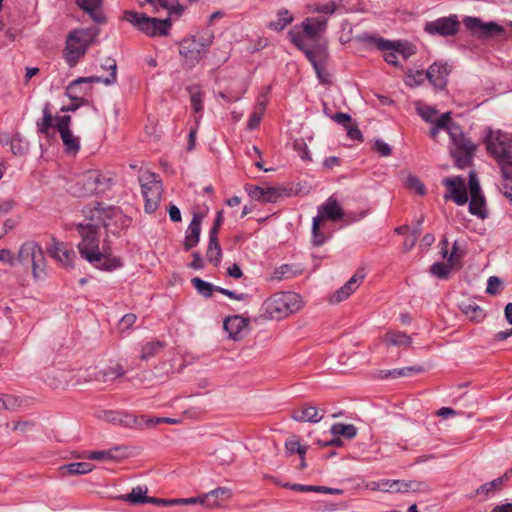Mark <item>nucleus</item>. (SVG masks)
Returning <instances> with one entry per match:
<instances>
[{"instance_id": "obj_1", "label": "nucleus", "mask_w": 512, "mask_h": 512, "mask_svg": "<svg viewBox=\"0 0 512 512\" xmlns=\"http://www.w3.org/2000/svg\"><path fill=\"white\" fill-rule=\"evenodd\" d=\"M83 214L89 222L76 225L81 237L77 246L81 257L101 270L111 271L120 267V260L111 257L109 248L103 247L102 250L99 248L100 225L109 227L112 220H115V222L122 221L123 215L120 209L113 206L103 207L101 203L95 202L93 205L86 206L83 209Z\"/></svg>"}, {"instance_id": "obj_2", "label": "nucleus", "mask_w": 512, "mask_h": 512, "mask_svg": "<svg viewBox=\"0 0 512 512\" xmlns=\"http://www.w3.org/2000/svg\"><path fill=\"white\" fill-rule=\"evenodd\" d=\"M98 34L99 29L97 27L78 28L68 34L63 56L69 67L77 65L79 60L86 54L89 46L95 41Z\"/></svg>"}, {"instance_id": "obj_3", "label": "nucleus", "mask_w": 512, "mask_h": 512, "mask_svg": "<svg viewBox=\"0 0 512 512\" xmlns=\"http://www.w3.org/2000/svg\"><path fill=\"white\" fill-rule=\"evenodd\" d=\"M302 301L295 292H282L269 297L261 307V316L269 320H280L299 311Z\"/></svg>"}, {"instance_id": "obj_4", "label": "nucleus", "mask_w": 512, "mask_h": 512, "mask_svg": "<svg viewBox=\"0 0 512 512\" xmlns=\"http://www.w3.org/2000/svg\"><path fill=\"white\" fill-rule=\"evenodd\" d=\"M111 185V177L103 174L100 170L93 169L78 176L68 190L75 197H89L106 192L111 188Z\"/></svg>"}, {"instance_id": "obj_5", "label": "nucleus", "mask_w": 512, "mask_h": 512, "mask_svg": "<svg viewBox=\"0 0 512 512\" xmlns=\"http://www.w3.org/2000/svg\"><path fill=\"white\" fill-rule=\"evenodd\" d=\"M313 12L322 13L324 15L318 16V17H311L307 18L302 23L303 31L297 32V31H290V39L293 42V36L298 35L303 38V41L305 43V47L312 48L310 45L311 41L316 40L321 33L324 32L326 25H327V17L326 15L332 14L334 11H336L335 4L333 2H328L325 4H317L314 6ZM314 46L313 48H315Z\"/></svg>"}, {"instance_id": "obj_6", "label": "nucleus", "mask_w": 512, "mask_h": 512, "mask_svg": "<svg viewBox=\"0 0 512 512\" xmlns=\"http://www.w3.org/2000/svg\"><path fill=\"white\" fill-rule=\"evenodd\" d=\"M449 136L453 143L450 155L454 159L455 166L459 169L470 167L473 163L477 145L465 136L461 127L456 123L449 128Z\"/></svg>"}, {"instance_id": "obj_7", "label": "nucleus", "mask_w": 512, "mask_h": 512, "mask_svg": "<svg viewBox=\"0 0 512 512\" xmlns=\"http://www.w3.org/2000/svg\"><path fill=\"white\" fill-rule=\"evenodd\" d=\"M488 152L494 157L500 170L509 169L512 172V137L500 130H489L485 138Z\"/></svg>"}, {"instance_id": "obj_8", "label": "nucleus", "mask_w": 512, "mask_h": 512, "mask_svg": "<svg viewBox=\"0 0 512 512\" xmlns=\"http://www.w3.org/2000/svg\"><path fill=\"white\" fill-rule=\"evenodd\" d=\"M17 264L31 268L35 279L46 276V259L41 246L35 241L24 242L17 253Z\"/></svg>"}, {"instance_id": "obj_9", "label": "nucleus", "mask_w": 512, "mask_h": 512, "mask_svg": "<svg viewBox=\"0 0 512 512\" xmlns=\"http://www.w3.org/2000/svg\"><path fill=\"white\" fill-rule=\"evenodd\" d=\"M124 19L149 37L167 36L171 28V18L158 19L132 10L124 12Z\"/></svg>"}, {"instance_id": "obj_10", "label": "nucleus", "mask_w": 512, "mask_h": 512, "mask_svg": "<svg viewBox=\"0 0 512 512\" xmlns=\"http://www.w3.org/2000/svg\"><path fill=\"white\" fill-rule=\"evenodd\" d=\"M142 195L145 199V211L153 213L160 202L163 191L162 182L158 176L152 172H144L140 177Z\"/></svg>"}, {"instance_id": "obj_11", "label": "nucleus", "mask_w": 512, "mask_h": 512, "mask_svg": "<svg viewBox=\"0 0 512 512\" xmlns=\"http://www.w3.org/2000/svg\"><path fill=\"white\" fill-rule=\"evenodd\" d=\"M293 43L305 53L306 57L311 62L319 81L323 84L329 83V75L325 72L323 66V62L326 58L325 48L321 45H316L315 48L305 47L303 38L298 35L293 36Z\"/></svg>"}, {"instance_id": "obj_12", "label": "nucleus", "mask_w": 512, "mask_h": 512, "mask_svg": "<svg viewBox=\"0 0 512 512\" xmlns=\"http://www.w3.org/2000/svg\"><path fill=\"white\" fill-rule=\"evenodd\" d=\"M463 23L467 30L473 35L482 40L501 37L505 34L503 26L496 22H483L478 17L466 16Z\"/></svg>"}, {"instance_id": "obj_13", "label": "nucleus", "mask_w": 512, "mask_h": 512, "mask_svg": "<svg viewBox=\"0 0 512 512\" xmlns=\"http://www.w3.org/2000/svg\"><path fill=\"white\" fill-rule=\"evenodd\" d=\"M356 40L368 46H375L377 49L392 48L397 54L401 55L404 60L415 54V46L408 41H390L381 37H374L368 34L358 35Z\"/></svg>"}, {"instance_id": "obj_14", "label": "nucleus", "mask_w": 512, "mask_h": 512, "mask_svg": "<svg viewBox=\"0 0 512 512\" xmlns=\"http://www.w3.org/2000/svg\"><path fill=\"white\" fill-rule=\"evenodd\" d=\"M460 30V21L457 15L440 17L426 22L424 31L431 36L449 37L456 35Z\"/></svg>"}, {"instance_id": "obj_15", "label": "nucleus", "mask_w": 512, "mask_h": 512, "mask_svg": "<svg viewBox=\"0 0 512 512\" xmlns=\"http://www.w3.org/2000/svg\"><path fill=\"white\" fill-rule=\"evenodd\" d=\"M442 183L447 188V192L444 194L445 200H453L459 206L467 203L466 181L462 176L447 177Z\"/></svg>"}, {"instance_id": "obj_16", "label": "nucleus", "mask_w": 512, "mask_h": 512, "mask_svg": "<svg viewBox=\"0 0 512 512\" xmlns=\"http://www.w3.org/2000/svg\"><path fill=\"white\" fill-rule=\"evenodd\" d=\"M100 418L106 422L113 424H120L129 428L143 429L144 428V416H135L132 414L120 412V411H103Z\"/></svg>"}, {"instance_id": "obj_17", "label": "nucleus", "mask_w": 512, "mask_h": 512, "mask_svg": "<svg viewBox=\"0 0 512 512\" xmlns=\"http://www.w3.org/2000/svg\"><path fill=\"white\" fill-rule=\"evenodd\" d=\"M344 216V211L337 200L330 196L322 205L318 207V214L314 218H318L319 222L325 224L326 221L337 222Z\"/></svg>"}, {"instance_id": "obj_18", "label": "nucleus", "mask_w": 512, "mask_h": 512, "mask_svg": "<svg viewBox=\"0 0 512 512\" xmlns=\"http://www.w3.org/2000/svg\"><path fill=\"white\" fill-rule=\"evenodd\" d=\"M245 190L249 196L262 203H275L283 195L284 189L279 187H260L256 185H246Z\"/></svg>"}, {"instance_id": "obj_19", "label": "nucleus", "mask_w": 512, "mask_h": 512, "mask_svg": "<svg viewBox=\"0 0 512 512\" xmlns=\"http://www.w3.org/2000/svg\"><path fill=\"white\" fill-rule=\"evenodd\" d=\"M48 255L58 261L65 268L73 267V259L75 252L68 249L65 243L52 239L50 246L47 248Z\"/></svg>"}, {"instance_id": "obj_20", "label": "nucleus", "mask_w": 512, "mask_h": 512, "mask_svg": "<svg viewBox=\"0 0 512 512\" xmlns=\"http://www.w3.org/2000/svg\"><path fill=\"white\" fill-rule=\"evenodd\" d=\"M179 53L185 58L190 66H194L203 58L206 51H204V48L199 44H196L195 40L190 37L185 38L180 42Z\"/></svg>"}, {"instance_id": "obj_21", "label": "nucleus", "mask_w": 512, "mask_h": 512, "mask_svg": "<svg viewBox=\"0 0 512 512\" xmlns=\"http://www.w3.org/2000/svg\"><path fill=\"white\" fill-rule=\"evenodd\" d=\"M223 325L229 337L235 341H239L247 334L249 320L240 315H235L226 318Z\"/></svg>"}, {"instance_id": "obj_22", "label": "nucleus", "mask_w": 512, "mask_h": 512, "mask_svg": "<svg viewBox=\"0 0 512 512\" xmlns=\"http://www.w3.org/2000/svg\"><path fill=\"white\" fill-rule=\"evenodd\" d=\"M203 215L201 213H194L193 218L187 228L183 247L188 251L198 245L201 233V223Z\"/></svg>"}, {"instance_id": "obj_23", "label": "nucleus", "mask_w": 512, "mask_h": 512, "mask_svg": "<svg viewBox=\"0 0 512 512\" xmlns=\"http://www.w3.org/2000/svg\"><path fill=\"white\" fill-rule=\"evenodd\" d=\"M90 83H99V79L94 76L80 77L66 87L65 93L72 101H87L84 98L87 94V89H84L83 85Z\"/></svg>"}, {"instance_id": "obj_24", "label": "nucleus", "mask_w": 512, "mask_h": 512, "mask_svg": "<svg viewBox=\"0 0 512 512\" xmlns=\"http://www.w3.org/2000/svg\"><path fill=\"white\" fill-rule=\"evenodd\" d=\"M231 497V491L225 487H218L206 494L202 495L203 506L207 508H215L222 506Z\"/></svg>"}, {"instance_id": "obj_25", "label": "nucleus", "mask_w": 512, "mask_h": 512, "mask_svg": "<svg viewBox=\"0 0 512 512\" xmlns=\"http://www.w3.org/2000/svg\"><path fill=\"white\" fill-rule=\"evenodd\" d=\"M102 3L103 0H76V4L98 24H102L106 21L101 10Z\"/></svg>"}, {"instance_id": "obj_26", "label": "nucleus", "mask_w": 512, "mask_h": 512, "mask_svg": "<svg viewBox=\"0 0 512 512\" xmlns=\"http://www.w3.org/2000/svg\"><path fill=\"white\" fill-rule=\"evenodd\" d=\"M449 70L446 63L435 62L426 71L425 77L435 86L443 87Z\"/></svg>"}, {"instance_id": "obj_27", "label": "nucleus", "mask_w": 512, "mask_h": 512, "mask_svg": "<svg viewBox=\"0 0 512 512\" xmlns=\"http://www.w3.org/2000/svg\"><path fill=\"white\" fill-rule=\"evenodd\" d=\"M324 416V412L314 406H303L297 408L292 413V418L298 422H319Z\"/></svg>"}, {"instance_id": "obj_28", "label": "nucleus", "mask_w": 512, "mask_h": 512, "mask_svg": "<svg viewBox=\"0 0 512 512\" xmlns=\"http://www.w3.org/2000/svg\"><path fill=\"white\" fill-rule=\"evenodd\" d=\"M395 493H427L430 487L426 482L417 480H396Z\"/></svg>"}, {"instance_id": "obj_29", "label": "nucleus", "mask_w": 512, "mask_h": 512, "mask_svg": "<svg viewBox=\"0 0 512 512\" xmlns=\"http://www.w3.org/2000/svg\"><path fill=\"white\" fill-rule=\"evenodd\" d=\"M145 4H149L154 13L163 9L167 10L169 15L176 14L180 16L183 12V7L179 4L174 5V0H144V2H140L141 7H144Z\"/></svg>"}, {"instance_id": "obj_30", "label": "nucleus", "mask_w": 512, "mask_h": 512, "mask_svg": "<svg viewBox=\"0 0 512 512\" xmlns=\"http://www.w3.org/2000/svg\"><path fill=\"white\" fill-rule=\"evenodd\" d=\"M148 488L146 486H137L129 494L121 495L118 498L128 502L131 505H141L148 503Z\"/></svg>"}, {"instance_id": "obj_31", "label": "nucleus", "mask_w": 512, "mask_h": 512, "mask_svg": "<svg viewBox=\"0 0 512 512\" xmlns=\"http://www.w3.org/2000/svg\"><path fill=\"white\" fill-rule=\"evenodd\" d=\"M460 309L462 313L467 316L468 319L474 322H481L486 317V313L484 312V310L476 303L471 301L462 302L460 305Z\"/></svg>"}, {"instance_id": "obj_32", "label": "nucleus", "mask_w": 512, "mask_h": 512, "mask_svg": "<svg viewBox=\"0 0 512 512\" xmlns=\"http://www.w3.org/2000/svg\"><path fill=\"white\" fill-rule=\"evenodd\" d=\"M510 477V472H505V474L501 477H498L490 482H487L483 485H481L477 490V495H485L488 496L496 491H499L502 489L504 481L508 480Z\"/></svg>"}, {"instance_id": "obj_33", "label": "nucleus", "mask_w": 512, "mask_h": 512, "mask_svg": "<svg viewBox=\"0 0 512 512\" xmlns=\"http://www.w3.org/2000/svg\"><path fill=\"white\" fill-rule=\"evenodd\" d=\"M55 117L50 111V103H46L43 108V118L37 121V130L40 134L49 136L50 129L55 127Z\"/></svg>"}, {"instance_id": "obj_34", "label": "nucleus", "mask_w": 512, "mask_h": 512, "mask_svg": "<svg viewBox=\"0 0 512 512\" xmlns=\"http://www.w3.org/2000/svg\"><path fill=\"white\" fill-rule=\"evenodd\" d=\"M101 68L104 70H109L110 74L108 77L95 76L96 78L99 79V83H103L105 85H111V84L116 83V81H117V63H116L115 59H113L111 57L105 58L103 60V62L101 63Z\"/></svg>"}, {"instance_id": "obj_35", "label": "nucleus", "mask_w": 512, "mask_h": 512, "mask_svg": "<svg viewBox=\"0 0 512 512\" xmlns=\"http://www.w3.org/2000/svg\"><path fill=\"white\" fill-rule=\"evenodd\" d=\"M93 470V465L89 462H74L62 465L61 473L69 475H83Z\"/></svg>"}, {"instance_id": "obj_36", "label": "nucleus", "mask_w": 512, "mask_h": 512, "mask_svg": "<svg viewBox=\"0 0 512 512\" xmlns=\"http://www.w3.org/2000/svg\"><path fill=\"white\" fill-rule=\"evenodd\" d=\"M454 124L451 120V112L442 114L435 120L434 126L430 129V137L436 139L440 130H445L449 134V128Z\"/></svg>"}, {"instance_id": "obj_37", "label": "nucleus", "mask_w": 512, "mask_h": 512, "mask_svg": "<svg viewBox=\"0 0 512 512\" xmlns=\"http://www.w3.org/2000/svg\"><path fill=\"white\" fill-rule=\"evenodd\" d=\"M500 173L501 181L498 184V189L510 204H512V172L507 168L500 170Z\"/></svg>"}, {"instance_id": "obj_38", "label": "nucleus", "mask_w": 512, "mask_h": 512, "mask_svg": "<svg viewBox=\"0 0 512 512\" xmlns=\"http://www.w3.org/2000/svg\"><path fill=\"white\" fill-rule=\"evenodd\" d=\"M67 153L76 154L80 150V139L71 130L59 132Z\"/></svg>"}, {"instance_id": "obj_39", "label": "nucleus", "mask_w": 512, "mask_h": 512, "mask_svg": "<svg viewBox=\"0 0 512 512\" xmlns=\"http://www.w3.org/2000/svg\"><path fill=\"white\" fill-rule=\"evenodd\" d=\"M469 212L472 215L478 216L480 219H485L488 213L485 208V198L483 195L471 197L469 203Z\"/></svg>"}, {"instance_id": "obj_40", "label": "nucleus", "mask_w": 512, "mask_h": 512, "mask_svg": "<svg viewBox=\"0 0 512 512\" xmlns=\"http://www.w3.org/2000/svg\"><path fill=\"white\" fill-rule=\"evenodd\" d=\"M385 343L393 346L409 347L411 345V338L403 332H388L384 338Z\"/></svg>"}, {"instance_id": "obj_41", "label": "nucleus", "mask_w": 512, "mask_h": 512, "mask_svg": "<svg viewBox=\"0 0 512 512\" xmlns=\"http://www.w3.org/2000/svg\"><path fill=\"white\" fill-rule=\"evenodd\" d=\"M207 259L214 265H218L222 257V249L220 247L218 238H209V243L206 252Z\"/></svg>"}, {"instance_id": "obj_42", "label": "nucleus", "mask_w": 512, "mask_h": 512, "mask_svg": "<svg viewBox=\"0 0 512 512\" xmlns=\"http://www.w3.org/2000/svg\"><path fill=\"white\" fill-rule=\"evenodd\" d=\"M165 347V343L162 341H151L146 343L141 349L140 358L142 360H149L150 358L156 356L163 348Z\"/></svg>"}, {"instance_id": "obj_43", "label": "nucleus", "mask_w": 512, "mask_h": 512, "mask_svg": "<svg viewBox=\"0 0 512 512\" xmlns=\"http://www.w3.org/2000/svg\"><path fill=\"white\" fill-rule=\"evenodd\" d=\"M352 293V278H350L341 288L336 290L329 298L330 304H338L349 298Z\"/></svg>"}, {"instance_id": "obj_44", "label": "nucleus", "mask_w": 512, "mask_h": 512, "mask_svg": "<svg viewBox=\"0 0 512 512\" xmlns=\"http://www.w3.org/2000/svg\"><path fill=\"white\" fill-rule=\"evenodd\" d=\"M423 371V368L420 366H410V367H404L400 369H392V370H386L384 371V378H399V377H406L411 374L415 373H421Z\"/></svg>"}, {"instance_id": "obj_45", "label": "nucleus", "mask_w": 512, "mask_h": 512, "mask_svg": "<svg viewBox=\"0 0 512 512\" xmlns=\"http://www.w3.org/2000/svg\"><path fill=\"white\" fill-rule=\"evenodd\" d=\"M324 224L319 222L318 218H313L312 223V243L315 246H321L325 243L327 235L322 231Z\"/></svg>"}, {"instance_id": "obj_46", "label": "nucleus", "mask_w": 512, "mask_h": 512, "mask_svg": "<svg viewBox=\"0 0 512 512\" xmlns=\"http://www.w3.org/2000/svg\"><path fill=\"white\" fill-rule=\"evenodd\" d=\"M293 20L292 15L286 9H282L278 12V19L275 21H271L269 23V27L276 30H283L288 24H290Z\"/></svg>"}, {"instance_id": "obj_47", "label": "nucleus", "mask_w": 512, "mask_h": 512, "mask_svg": "<svg viewBox=\"0 0 512 512\" xmlns=\"http://www.w3.org/2000/svg\"><path fill=\"white\" fill-rule=\"evenodd\" d=\"M193 287L196 291L202 295L203 297L209 298L212 296L213 291H215L214 285L209 282H206L198 277H195L191 280Z\"/></svg>"}, {"instance_id": "obj_48", "label": "nucleus", "mask_w": 512, "mask_h": 512, "mask_svg": "<svg viewBox=\"0 0 512 512\" xmlns=\"http://www.w3.org/2000/svg\"><path fill=\"white\" fill-rule=\"evenodd\" d=\"M453 265L451 263L436 262L430 267V273L439 279H447Z\"/></svg>"}, {"instance_id": "obj_49", "label": "nucleus", "mask_w": 512, "mask_h": 512, "mask_svg": "<svg viewBox=\"0 0 512 512\" xmlns=\"http://www.w3.org/2000/svg\"><path fill=\"white\" fill-rule=\"evenodd\" d=\"M188 92L190 94L191 106L194 112L199 113L203 109V99L199 88L197 86L189 87Z\"/></svg>"}, {"instance_id": "obj_50", "label": "nucleus", "mask_w": 512, "mask_h": 512, "mask_svg": "<svg viewBox=\"0 0 512 512\" xmlns=\"http://www.w3.org/2000/svg\"><path fill=\"white\" fill-rule=\"evenodd\" d=\"M285 450L289 455L298 453L299 456H304L307 448L302 446L300 442L295 437H293L285 442Z\"/></svg>"}, {"instance_id": "obj_51", "label": "nucleus", "mask_w": 512, "mask_h": 512, "mask_svg": "<svg viewBox=\"0 0 512 512\" xmlns=\"http://www.w3.org/2000/svg\"><path fill=\"white\" fill-rule=\"evenodd\" d=\"M266 104L264 102H260L256 107L255 111L251 114L248 121V128L253 130L257 128L261 122L263 113L265 111Z\"/></svg>"}, {"instance_id": "obj_52", "label": "nucleus", "mask_w": 512, "mask_h": 512, "mask_svg": "<svg viewBox=\"0 0 512 512\" xmlns=\"http://www.w3.org/2000/svg\"><path fill=\"white\" fill-rule=\"evenodd\" d=\"M178 424L180 423V419L176 418H169V417H152V418H146L144 416V428H151L158 424Z\"/></svg>"}, {"instance_id": "obj_53", "label": "nucleus", "mask_w": 512, "mask_h": 512, "mask_svg": "<svg viewBox=\"0 0 512 512\" xmlns=\"http://www.w3.org/2000/svg\"><path fill=\"white\" fill-rule=\"evenodd\" d=\"M332 119L337 123L343 125L347 130V135L352 137V124L351 116L347 113L338 112L332 116Z\"/></svg>"}, {"instance_id": "obj_54", "label": "nucleus", "mask_w": 512, "mask_h": 512, "mask_svg": "<svg viewBox=\"0 0 512 512\" xmlns=\"http://www.w3.org/2000/svg\"><path fill=\"white\" fill-rule=\"evenodd\" d=\"M330 432L333 436H344L348 439L352 438V425L336 423L332 425Z\"/></svg>"}, {"instance_id": "obj_55", "label": "nucleus", "mask_w": 512, "mask_h": 512, "mask_svg": "<svg viewBox=\"0 0 512 512\" xmlns=\"http://www.w3.org/2000/svg\"><path fill=\"white\" fill-rule=\"evenodd\" d=\"M11 151L14 155H23L28 150V144L23 142L21 138L16 135L10 140Z\"/></svg>"}, {"instance_id": "obj_56", "label": "nucleus", "mask_w": 512, "mask_h": 512, "mask_svg": "<svg viewBox=\"0 0 512 512\" xmlns=\"http://www.w3.org/2000/svg\"><path fill=\"white\" fill-rule=\"evenodd\" d=\"M437 113L438 111L430 106H422L418 108V114L424 121L429 123H435Z\"/></svg>"}, {"instance_id": "obj_57", "label": "nucleus", "mask_w": 512, "mask_h": 512, "mask_svg": "<svg viewBox=\"0 0 512 512\" xmlns=\"http://www.w3.org/2000/svg\"><path fill=\"white\" fill-rule=\"evenodd\" d=\"M124 374L125 370L123 367L119 364H116L115 366L110 367L103 372V381L106 382L108 380H113L123 376Z\"/></svg>"}, {"instance_id": "obj_58", "label": "nucleus", "mask_w": 512, "mask_h": 512, "mask_svg": "<svg viewBox=\"0 0 512 512\" xmlns=\"http://www.w3.org/2000/svg\"><path fill=\"white\" fill-rule=\"evenodd\" d=\"M191 38L195 40L196 44H199L202 48H204V51H206L213 42V35L209 32L197 34Z\"/></svg>"}, {"instance_id": "obj_59", "label": "nucleus", "mask_w": 512, "mask_h": 512, "mask_svg": "<svg viewBox=\"0 0 512 512\" xmlns=\"http://www.w3.org/2000/svg\"><path fill=\"white\" fill-rule=\"evenodd\" d=\"M468 185H469V190H470L471 197H473V195L474 196H481L482 195L480 184H479L477 175H476V173L474 171H471L469 173Z\"/></svg>"}, {"instance_id": "obj_60", "label": "nucleus", "mask_w": 512, "mask_h": 512, "mask_svg": "<svg viewBox=\"0 0 512 512\" xmlns=\"http://www.w3.org/2000/svg\"><path fill=\"white\" fill-rule=\"evenodd\" d=\"M502 281L497 276H490L487 281L486 293L496 295L499 293Z\"/></svg>"}, {"instance_id": "obj_61", "label": "nucleus", "mask_w": 512, "mask_h": 512, "mask_svg": "<svg viewBox=\"0 0 512 512\" xmlns=\"http://www.w3.org/2000/svg\"><path fill=\"white\" fill-rule=\"evenodd\" d=\"M408 187L414 189L417 194L424 195L425 194V186L424 184L416 177L410 176L407 180Z\"/></svg>"}, {"instance_id": "obj_62", "label": "nucleus", "mask_w": 512, "mask_h": 512, "mask_svg": "<svg viewBox=\"0 0 512 512\" xmlns=\"http://www.w3.org/2000/svg\"><path fill=\"white\" fill-rule=\"evenodd\" d=\"M55 121V128L58 130V132L70 130L69 126L71 123V117L69 115L55 117Z\"/></svg>"}, {"instance_id": "obj_63", "label": "nucleus", "mask_w": 512, "mask_h": 512, "mask_svg": "<svg viewBox=\"0 0 512 512\" xmlns=\"http://www.w3.org/2000/svg\"><path fill=\"white\" fill-rule=\"evenodd\" d=\"M425 74L422 71H417L416 74H409L405 79L408 86H417L423 83Z\"/></svg>"}, {"instance_id": "obj_64", "label": "nucleus", "mask_w": 512, "mask_h": 512, "mask_svg": "<svg viewBox=\"0 0 512 512\" xmlns=\"http://www.w3.org/2000/svg\"><path fill=\"white\" fill-rule=\"evenodd\" d=\"M379 50L384 53V60L388 64L396 66V67L400 66L399 62L397 61V52H396V50H393L392 48L379 49Z\"/></svg>"}]
</instances>
